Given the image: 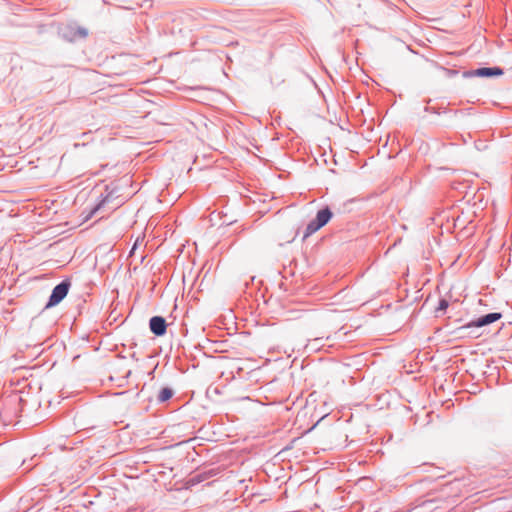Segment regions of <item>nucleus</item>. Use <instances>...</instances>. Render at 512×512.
<instances>
[{
  "mask_svg": "<svg viewBox=\"0 0 512 512\" xmlns=\"http://www.w3.org/2000/svg\"><path fill=\"white\" fill-rule=\"evenodd\" d=\"M332 216H333V213L329 207L326 206V207L320 209L317 212L315 219L311 220L307 224L305 232H304V238L311 236L312 234L317 232L319 229H321L323 226H325L331 220Z\"/></svg>",
  "mask_w": 512,
  "mask_h": 512,
  "instance_id": "1",
  "label": "nucleus"
},
{
  "mask_svg": "<svg viewBox=\"0 0 512 512\" xmlns=\"http://www.w3.org/2000/svg\"><path fill=\"white\" fill-rule=\"evenodd\" d=\"M71 283L69 280H63L59 284H57L49 297V300L46 304V308H50L59 304L68 294Z\"/></svg>",
  "mask_w": 512,
  "mask_h": 512,
  "instance_id": "2",
  "label": "nucleus"
},
{
  "mask_svg": "<svg viewBox=\"0 0 512 512\" xmlns=\"http://www.w3.org/2000/svg\"><path fill=\"white\" fill-rule=\"evenodd\" d=\"M101 199L98 201V203L91 209L89 215L87 218L92 217L97 212L105 209L106 206H109L114 200H116L119 197L118 190L115 188H112L110 190L109 186H106V195L101 194Z\"/></svg>",
  "mask_w": 512,
  "mask_h": 512,
  "instance_id": "3",
  "label": "nucleus"
},
{
  "mask_svg": "<svg viewBox=\"0 0 512 512\" xmlns=\"http://www.w3.org/2000/svg\"><path fill=\"white\" fill-rule=\"evenodd\" d=\"M504 71L502 68L498 66L494 67H482L475 70L464 72L465 77H483V78H491L502 76Z\"/></svg>",
  "mask_w": 512,
  "mask_h": 512,
  "instance_id": "4",
  "label": "nucleus"
},
{
  "mask_svg": "<svg viewBox=\"0 0 512 512\" xmlns=\"http://www.w3.org/2000/svg\"><path fill=\"white\" fill-rule=\"evenodd\" d=\"M502 314L498 312L488 313L470 322L467 327H483L501 319Z\"/></svg>",
  "mask_w": 512,
  "mask_h": 512,
  "instance_id": "5",
  "label": "nucleus"
},
{
  "mask_svg": "<svg viewBox=\"0 0 512 512\" xmlns=\"http://www.w3.org/2000/svg\"><path fill=\"white\" fill-rule=\"evenodd\" d=\"M151 332L156 336H163L167 330L166 320L161 316H153L149 321Z\"/></svg>",
  "mask_w": 512,
  "mask_h": 512,
  "instance_id": "6",
  "label": "nucleus"
},
{
  "mask_svg": "<svg viewBox=\"0 0 512 512\" xmlns=\"http://www.w3.org/2000/svg\"><path fill=\"white\" fill-rule=\"evenodd\" d=\"M214 475H216L215 470L214 469H210L209 471L200 472V473L195 474L194 476H192L190 478V482L192 484L200 483V482L205 481V480H207L208 478H210V477H212Z\"/></svg>",
  "mask_w": 512,
  "mask_h": 512,
  "instance_id": "7",
  "label": "nucleus"
},
{
  "mask_svg": "<svg viewBox=\"0 0 512 512\" xmlns=\"http://www.w3.org/2000/svg\"><path fill=\"white\" fill-rule=\"evenodd\" d=\"M174 394V391L169 387H163L160 389L157 395V401L163 403L168 401Z\"/></svg>",
  "mask_w": 512,
  "mask_h": 512,
  "instance_id": "8",
  "label": "nucleus"
},
{
  "mask_svg": "<svg viewBox=\"0 0 512 512\" xmlns=\"http://www.w3.org/2000/svg\"><path fill=\"white\" fill-rule=\"evenodd\" d=\"M448 306H449V302L446 299L442 298L439 300L438 306L436 308V312L437 313L445 312L446 309L448 308Z\"/></svg>",
  "mask_w": 512,
  "mask_h": 512,
  "instance_id": "9",
  "label": "nucleus"
},
{
  "mask_svg": "<svg viewBox=\"0 0 512 512\" xmlns=\"http://www.w3.org/2000/svg\"><path fill=\"white\" fill-rule=\"evenodd\" d=\"M87 35H88V31L84 27H77L74 32V36H78L80 38H86Z\"/></svg>",
  "mask_w": 512,
  "mask_h": 512,
  "instance_id": "10",
  "label": "nucleus"
},
{
  "mask_svg": "<svg viewBox=\"0 0 512 512\" xmlns=\"http://www.w3.org/2000/svg\"><path fill=\"white\" fill-rule=\"evenodd\" d=\"M121 201L117 202L114 206L109 207V210H114L115 208L119 207L121 205Z\"/></svg>",
  "mask_w": 512,
  "mask_h": 512,
  "instance_id": "11",
  "label": "nucleus"
}]
</instances>
